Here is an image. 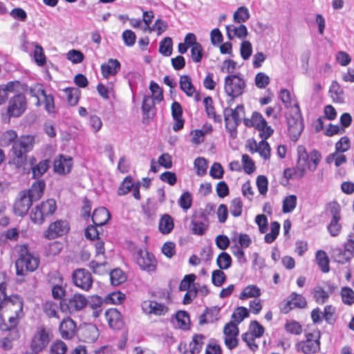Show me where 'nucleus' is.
Segmentation results:
<instances>
[{"label": "nucleus", "mask_w": 354, "mask_h": 354, "mask_svg": "<svg viewBox=\"0 0 354 354\" xmlns=\"http://www.w3.org/2000/svg\"><path fill=\"white\" fill-rule=\"evenodd\" d=\"M53 337L51 330L44 326L37 328V330L32 336L30 348L32 351L39 353L46 348Z\"/></svg>", "instance_id": "0eeeda50"}, {"label": "nucleus", "mask_w": 354, "mask_h": 354, "mask_svg": "<svg viewBox=\"0 0 354 354\" xmlns=\"http://www.w3.org/2000/svg\"><path fill=\"white\" fill-rule=\"evenodd\" d=\"M66 344L62 340H58L50 346V354H65L67 351Z\"/></svg>", "instance_id": "774afa93"}, {"label": "nucleus", "mask_w": 354, "mask_h": 354, "mask_svg": "<svg viewBox=\"0 0 354 354\" xmlns=\"http://www.w3.org/2000/svg\"><path fill=\"white\" fill-rule=\"evenodd\" d=\"M180 88L186 93L187 96H192L195 93L196 90L192 84L191 78L186 75H182L180 77Z\"/></svg>", "instance_id": "72a5a7b5"}, {"label": "nucleus", "mask_w": 354, "mask_h": 354, "mask_svg": "<svg viewBox=\"0 0 354 354\" xmlns=\"http://www.w3.org/2000/svg\"><path fill=\"white\" fill-rule=\"evenodd\" d=\"M194 168L196 173L199 176H203L206 174L207 169V162L204 158L198 157L194 160Z\"/></svg>", "instance_id": "3c124183"}, {"label": "nucleus", "mask_w": 354, "mask_h": 354, "mask_svg": "<svg viewBox=\"0 0 354 354\" xmlns=\"http://www.w3.org/2000/svg\"><path fill=\"white\" fill-rule=\"evenodd\" d=\"M321 333L319 330H314L306 334V340L299 342L297 344L298 351L305 354H313L320 349Z\"/></svg>", "instance_id": "1a4fd4ad"}, {"label": "nucleus", "mask_w": 354, "mask_h": 354, "mask_svg": "<svg viewBox=\"0 0 354 354\" xmlns=\"http://www.w3.org/2000/svg\"><path fill=\"white\" fill-rule=\"evenodd\" d=\"M213 104V100L210 96L205 97L203 99V105L207 117L213 119L214 122H221V118L216 115Z\"/></svg>", "instance_id": "473e14b6"}, {"label": "nucleus", "mask_w": 354, "mask_h": 354, "mask_svg": "<svg viewBox=\"0 0 354 354\" xmlns=\"http://www.w3.org/2000/svg\"><path fill=\"white\" fill-rule=\"evenodd\" d=\"M295 106L297 109V114L295 118L288 119V124L290 131L294 130L300 133L302 131L303 125L300 119V110L298 103H295Z\"/></svg>", "instance_id": "c9c22d12"}, {"label": "nucleus", "mask_w": 354, "mask_h": 354, "mask_svg": "<svg viewBox=\"0 0 354 354\" xmlns=\"http://www.w3.org/2000/svg\"><path fill=\"white\" fill-rule=\"evenodd\" d=\"M74 284L83 290L88 291L93 285V277L89 271L84 268L75 270L72 275Z\"/></svg>", "instance_id": "ddd939ff"}, {"label": "nucleus", "mask_w": 354, "mask_h": 354, "mask_svg": "<svg viewBox=\"0 0 354 354\" xmlns=\"http://www.w3.org/2000/svg\"><path fill=\"white\" fill-rule=\"evenodd\" d=\"M192 231L196 235H203L208 227L207 216L202 211L196 212L192 217Z\"/></svg>", "instance_id": "dca6fc26"}, {"label": "nucleus", "mask_w": 354, "mask_h": 354, "mask_svg": "<svg viewBox=\"0 0 354 354\" xmlns=\"http://www.w3.org/2000/svg\"><path fill=\"white\" fill-rule=\"evenodd\" d=\"M203 55V48L201 44H195L191 48V57L194 62H200Z\"/></svg>", "instance_id": "680f3d73"}, {"label": "nucleus", "mask_w": 354, "mask_h": 354, "mask_svg": "<svg viewBox=\"0 0 354 354\" xmlns=\"http://www.w3.org/2000/svg\"><path fill=\"white\" fill-rule=\"evenodd\" d=\"M172 39L171 37H165L160 42L159 45V52L164 56L168 57L172 53Z\"/></svg>", "instance_id": "49530a36"}, {"label": "nucleus", "mask_w": 354, "mask_h": 354, "mask_svg": "<svg viewBox=\"0 0 354 354\" xmlns=\"http://www.w3.org/2000/svg\"><path fill=\"white\" fill-rule=\"evenodd\" d=\"M26 109V100L24 95L19 93L9 102L8 113L11 117H19Z\"/></svg>", "instance_id": "2eb2a0df"}, {"label": "nucleus", "mask_w": 354, "mask_h": 354, "mask_svg": "<svg viewBox=\"0 0 354 354\" xmlns=\"http://www.w3.org/2000/svg\"><path fill=\"white\" fill-rule=\"evenodd\" d=\"M46 183L44 180L35 181L31 187L28 190H24L32 202L39 200L44 194Z\"/></svg>", "instance_id": "412c9836"}, {"label": "nucleus", "mask_w": 354, "mask_h": 354, "mask_svg": "<svg viewBox=\"0 0 354 354\" xmlns=\"http://www.w3.org/2000/svg\"><path fill=\"white\" fill-rule=\"evenodd\" d=\"M76 324L71 318L63 319L59 324V332L62 338L71 339L75 333Z\"/></svg>", "instance_id": "b1692460"}, {"label": "nucleus", "mask_w": 354, "mask_h": 354, "mask_svg": "<svg viewBox=\"0 0 354 354\" xmlns=\"http://www.w3.org/2000/svg\"><path fill=\"white\" fill-rule=\"evenodd\" d=\"M110 218V212L104 207L95 209L92 216L93 222L96 226H102L105 225Z\"/></svg>", "instance_id": "a878e982"}, {"label": "nucleus", "mask_w": 354, "mask_h": 354, "mask_svg": "<svg viewBox=\"0 0 354 354\" xmlns=\"http://www.w3.org/2000/svg\"><path fill=\"white\" fill-rule=\"evenodd\" d=\"M329 93L333 102L342 103L344 102V91L337 81H333L330 88Z\"/></svg>", "instance_id": "c756f323"}, {"label": "nucleus", "mask_w": 354, "mask_h": 354, "mask_svg": "<svg viewBox=\"0 0 354 354\" xmlns=\"http://www.w3.org/2000/svg\"><path fill=\"white\" fill-rule=\"evenodd\" d=\"M311 293L314 300L318 304H325L330 297L329 293L319 285L315 286L313 288Z\"/></svg>", "instance_id": "2f4dec72"}, {"label": "nucleus", "mask_w": 354, "mask_h": 354, "mask_svg": "<svg viewBox=\"0 0 354 354\" xmlns=\"http://www.w3.org/2000/svg\"><path fill=\"white\" fill-rule=\"evenodd\" d=\"M35 138L32 136L21 137L14 142L12 148L13 157L12 162L16 167H24L26 160L28 158L26 153L31 151L34 147Z\"/></svg>", "instance_id": "f257e3e1"}, {"label": "nucleus", "mask_w": 354, "mask_h": 354, "mask_svg": "<svg viewBox=\"0 0 354 354\" xmlns=\"http://www.w3.org/2000/svg\"><path fill=\"white\" fill-rule=\"evenodd\" d=\"M174 221L170 215L164 214L160 219L158 229L162 234H169L174 229Z\"/></svg>", "instance_id": "7c9ffc66"}, {"label": "nucleus", "mask_w": 354, "mask_h": 354, "mask_svg": "<svg viewBox=\"0 0 354 354\" xmlns=\"http://www.w3.org/2000/svg\"><path fill=\"white\" fill-rule=\"evenodd\" d=\"M220 310L221 308L218 306L206 308L205 312L199 317V324L203 325L218 321L221 317Z\"/></svg>", "instance_id": "5701e85b"}, {"label": "nucleus", "mask_w": 354, "mask_h": 354, "mask_svg": "<svg viewBox=\"0 0 354 354\" xmlns=\"http://www.w3.org/2000/svg\"><path fill=\"white\" fill-rule=\"evenodd\" d=\"M176 319L179 328L184 330L188 328V325L189 323V315L187 312L178 311L176 315Z\"/></svg>", "instance_id": "4d7b16f0"}, {"label": "nucleus", "mask_w": 354, "mask_h": 354, "mask_svg": "<svg viewBox=\"0 0 354 354\" xmlns=\"http://www.w3.org/2000/svg\"><path fill=\"white\" fill-rule=\"evenodd\" d=\"M133 186V182L131 177L127 176L120 185L118 190V194L122 196L128 194L131 191Z\"/></svg>", "instance_id": "5fc2aeb1"}, {"label": "nucleus", "mask_w": 354, "mask_h": 354, "mask_svg": "<svg viewBox=\"0 0 354 354\" xmlns=\"http://www.w3.org/2000/svg\"><path fill=\"white\" fill-rule=\"evenodd\" d=\"M266 140L263 139L258 145L256 142H254V146L255 147L254 151L259 152L263 158L268 160L270 156V147Z\"/></svg>", "instance_id": "ea45409f"}, {"label": "nucleus", "mask_w": 354, "mask_h": 354, "mask_svg": "<svg viewBox=\"0 0 354 354\" xmlns=\"http://www.w3.org/2000/svg\"><path fill=\"white\" fill-rule=\"evenodd\" d=\"M244 114V106L242 104L238 105L235 109L226 108L224 109V119L225 128L233 138L236 137L237 127L241 121L242 115Z\"/></svg>", "instance_id": "39448f33"}, {"label": "nucleus", "mask_w": 354, "mask_h": 354, "mask_svg": "<svg viewBox=\"0 0 354 354\" xmlns=\"http://www.w3.org/2000/svg\"><path fill=\"white\" fill-rule=\"evenodd\" d=\"M72 166L73 160L71 157L59 155L54 160L53 170L58 174L65 175L71 171Z\"/></svg>", "instance_id": "aec40b11"}, {"label": "nucleus", "mask_w": 354, "mask_h": 354, "mask_svg": "<svg viewBox=\"0 0 354 354\" xmlns=\"http://www.w3.org/2000/svg\"><path fill=\"white\" fill-rule=\"evenodd\" d=\"M341 296L344 304L349 306L354 304V291L351 288L348 287L342 288Z\"/></svg>", "instance_id": "6e6d98bb"}, {"label": "nucleus", "mask_w": 354, "mask_h": 354, "mask_svg": "<svg viewBox=\"0 0 354 354\" xmlns=\"http://www.w3.org/2000/svg\"><path fill=\"white\" fill-rule=\"evenodd\" d=\"M233 17L235 22L239 24L245 22L250 18L249 10L244 6L240 7L234 12Z\"/></svg>", "instance_id": "8fccbe9b"}, {"label": "nucleus", "mask_w": 354, "mask_h": 354, "mask_svg": "<svg viewBox=\"0 0 354 354\" xmlns=\"http://www.w3.org/2000/svg\"><path fill=\"white\" fill-rule=\"evenodd\" d=\"M57 304L53 301H47L44 305V311L48 317L59 318Z\"/></svg>", "instance_id": "052dcab7"}, {"label": "nucleus", "mask_w": 354, "mask_h": 354, "mask_svg": "<svg viewBox=\"0 0 354 354\" xmlns=\"http://www.w3.org/2000/svg\"><path fill=\"white\" fill-rule=\"evenodd\" d=\"M106 318L110 327L114 330H119L123 325L121 313L115 308H110L106 312Z\"/></svg>", "instance_id": "393cba45"}, {"label": "nucleus", "mask_w": 354, "mask_h": 354, "mask_svg": "<svg viewBox=\"0 0 354 354\" xmlns=\"http://www.w3.org/2000/svg\"><path fill=\"white\" fill-rule=\"evenodd\" d=\"M152 296L160 300H165V304L171 303V295L169 290L166 288H157L152 292Z\"/></svg>", "instance_id": "864d4df0"}, {"label": "nucleus", "mask_w": 354, "mask_h": 354, "mask_svg": "<svg viewBox=\"0 0 354 354\" xmlns=\"http://www.w3.org/2000/svg\"><path fill=\"white\" fill-rule=\"evenodd\" d=\"M50 162L49 160H43L37 162V159L35 156H28V158L26 160V163L24 167H16L19 171L24 174H29L32 172V178L37 179L41 177L50 168Z\"/></svg>", "instance_id": "20e7f679"}, {"label": "nucleus", "mask_w": 354, "mask_h": 354, "mask_svg": "<svg viewBox=\"0 0 354 354\" xmlns=\"http://www.w3.org/2000/svg\"><path fill=\"white\" fill-rule=\"evenodd\" d=\"M68 230V222L64 220H58L50 224L45 232V236L48 239H54L64 235Z\"/></svg>", "instance_id": "f3484780"}, {"label": "nucleus", "mask_w": 354, "mask_h": 354, "mask_svg": "<svg viewBox=\"0 0 354 354\" xmlns=\"http://www.w3.org/2000/svg\"><path fill=\"white\" fill-rule=\"evenodd\" d=\"M17 138V134L14 130H8L0 135V145L1 147H8L14 144Z\"/></svg>", "instance_id": "e433bc0d"}, {"label": "nucleus", "mask_w": 354, "mask_h": 354, "mask_svg": "<svg viewBox=\"0 0 354 354\" xmlns=\"http://www.w3.org/2000/svg\"><path fill=\"white\" fill-rule=\"evenodd\" d=\"M297 198L295 195H289L283 201L282 211L283 213L292 212L296 207Z\"/></svg>", "instance_id": "37998d69"}, {"label": "nucleus", "mask_w": 354, "mask_h": 354, "mask_svg": "<svg viewBox=\"0 0 354 354\" xmlns=\"http://www.w3.org/2000/svg\"><path fill=\"white\" fill-rule=\"evenodd\" d=\"M321 154L317 150H313L309 154L308 168L310 171H315L321 160Z\"/></svg>", "instance_id": "603ef678"}, {"label": "nucleus", "mask_w": 354, "mask_h": 354, "mask_svg": "<svg viewBox=\"0 0 354 354\" xmlns=\"http://www.w3.org/2000/svg\"><path fill=\"white\" fill-rule=\"evenodd\" d=\"M107 263L104 259L102 260H93L90 262L89 267L93 272L97 274H104L107 272L106 270Z\"/></svg>", "instance_id": "c03bdc74"}, {"label": "nucleus", "mask_w": 354, "mask_h": 354, "mask_svg": "<svg viewBox=\"0 0 354 354\" xmlns=\"http://www.w3.org/2000/svg\"><path fill=\"white\" fill-rule=\"evenodd\" d=\"M249 316V312L245 307H238L233 313L232 318L238 324L241 323L245 317Z\"/></svg>", "instance_id": "338daca9"}, {"label": "nucleus", "mask_w": 354, "mask_h": 354, "mask_svg": "<svg viewBox=\"0 0 354 354\" xmlns=\"http://www.w3.org/2000/svg\"><path fill=\"white\" fill-rule=\"evenodd\" d=\"M226 31L229 39H232L234 36L240 39H243L248 35V29L243 24H241L238 27L233 25L227 26Z\"/></svg>", "instance_id": "c85d7f7f"}, {"label": "nucleus", "mask_w": 354, "mask_h": 354, "mask_svg": "<svg viewBox=\"0 0 354 354\" xmlns=\"http://www.w3.org/2000/svg\"><path fill=\"white\" fill-rule=\"evenodd\" d=\"M142 310L147 315L164 316L169 312V308L165 303L158 302L156 300H146L141 304Z\"/></svg>", "instance_id": "4468645a"}, {"label": "nucleus", "mask_w": 354, "mask_h": 354, "mask_svg": "<svg viewBox=\"0 0 354 354\" xmlns=\"http://www.w3.org/2000/svg\"><path fill=\"white\" fill-rule=\"evenodd\" d=\"M261 295V290L256 285L246 286L240 294L239 299L241 300L248 298L258 297Z\"/></svg>", "instance_id": "4c0bfd02"}, {"label": "nucleus", "mask_w": 354, "mask_h": 354, "mask_svg": "<svg viewBox=\"0 0 354 354\" xmlns=\"http://www.w3.org/2000/svg\"><path fill=\"white\" fill-rule=\"evenodd\" d=\"M205 337L201 334H195L192 337V340L189 344L191 354L199 353L204 344Z\"/></svg>", "instance_id": "f704fd0d"}, {"label": "nucleus", "mask_w": 354, "mask_h": 354, "mask_svg": "<svg viewBox=\"0 0 354 354\" xmlns=\"http://www.w3.org/2000/svg\"><path fill=\"white\" fill-rule=\"evenodd\" d=\"M142 110L144 119L151 118L156 114L155 100L149 95H145Z\"/></svg>", "instance_id": "cd10ccee"}, {"label": "nucleus", "mask_w": 354, "mask_h": 354, "mask_svg": "<svg viewBox=\"0 0 354 354\" xmlns=\"http://www.w3.org/2000/svg\"><path fill=\"white\" fill-rule=\"evenodd\" d=\"M306 306L305 297L302 295L292 292L281 302L280 309L283 313L287 314L294 308H304Z\"/></svg>", "instance_id": "f8f14e48"}, {"label": "nucleus", "mask_w": 354, "mask_h": 354, "mask_svg": "<svg viewBox=\"0 0 354 354\" xmlns=\"http://www.w3.org/2000/svg\"><path fill=\"white\" fill-rule=\"evenodd\" d=\"M15 301L13 300V303L15 304V306L12 308H10L8 306H5L4 308H6L8 310H10V311H14L15 313V316H10L8 318L9 322V326H8L6 324H4L3 325H0V328L2 330H10L12 329H14L16 328L17 324H18V318L20 316V314H22V310H23V303L22 301L17 297L15 298Z\"/></svg>", "instance_id": "a211bd4d"}, {"label": "nucleus", "mask_w": 354, "mask_h": 354, "mask_svg": "<svg viewBox=\"0 0 354 354\" xmlns=\"http://www.w3.org/2000/svg\"><path fill=\"white\" fill-rule=\"evenodd\" d=\"M39 263V257L24 248L21 250L19 257L15 262L17 274L24 276L27 272H33L38 268Z\"/></svg>", "instance_id": "f03ea898"}, {"label": "nucleus", "mask_w": 354, "mask_h": 354, "mask_svg": "<svg viewBox=\"0 0 354 354\" xmlns=\"http://www.w3.org/2000/svg\"><path fill=\"white\" fill-rule=\"evenodd\" d=\"M88 303L84 295L75 294L71 297L62 299L59 302V308L64 313L73 315L84 308Z\"/></svg>", "instance_id": "423d86ee"}, {"label": "nucleus", "mask_w": 354, "mask_h": 354, "mask_svg": "<svg viewBox=\"0 0 354 354\" xmlns=\"http://www.w3.org/2000/svg\"><path fill=\"white\" fill-rule=\"evenodd\" d=\"M41 95L43 97V103L44 104L45 110L48 113L55 112L54 97L52 94H48L44 89H41Z\"/></svg>", "instance_id": "a19ab883"}, {"label": "nucleus", "mask_w": 354, "mask_h": 354, "mask_svg": "<svg viewBox=\"0 0 354 354\" xmlns=\"http://www.w3.org/2000/svg\"><path fill=\"white\" fill-rule=\"evenodd\" d=\"M243 208V203L241 198H234L230 204V211L232 215L235 217L241 215Z\"/></svg>", "instance_id": "13d9d810"}, {"label": "nucleus", "mask_w": 354, "mask_h": 354, "mask_svg": "<svg viewBox=\"0 0 354 354\" xmlns=\"http://www.w3.org/2000/svg\"><path fill=\"white\" fill-rule=\"evenodd\" d=\"M245 88L243 78L237 75H230L225 78V91L232 100L241 95Z\"/></svg>", "instance_id": "6e6552de"}, {"label": "nucleus", "mask_w": 354, "mask_h": 354, "mask_svg": "<svg viewBox=\"0 0 354 354\" xmlns=\"http://www.w3.org/2000/svg\"><path fill=\"white\" fill-rule=\"evenodd\" d=\"M316 259L321 270L326 273L329 272V259L327 254L324 250H318L316 253Z\"/></svg>", "instance_id": "58836bf2"}, {"label": "nucleus", "mask_w": 354, "mask_h": 354, "mask_svg": "<svg viewBox=\"0 0 354 354\" xmlns=\"http://www.w3.org/2000/svg\"><path fill=\"white\" fill-rule=\"evenodd\" d=\"M120 68V62L118 59L111 58L101 65V73L104 78L108 79L110 76L115 75Z\"/></svg>", "instance_id": "4be33fe9"}, {"label": "nucleus", "mask_w": 354, "mask_h": 354, "mask_svg": "<svg viewBox=\"0 0 354 354\" xmlns=\"http://www.w3.org/2000/svg\"><path fill=\"white\" fill-rule=\"evenodd\" d=\"M252 53V46L250 41L245 40L241 44L240 54L244 60L248 59Z\"/></svg>", "instance_id": "69168bd1"}, {"label": "nucleus", "mask_w": 354, "mask_h": 354, "mask_svg": "<svg viewBox=\"0 0 354 354\" xmlns=\"http://www.w3.org/2000/svg\"><path fill=\"white\" fill-rule=\"evenodd\" d=\"M332 256L336 262L341 264H344L351 259V258L344 251V249L342 248H336L333 249Z\"/></svg>", "instance_id": "79ce46f5"}, {"label": "nucleus", "mask_w": 354, "mask_h": 354, "mask_svg": "<svg viewBox=\"0 0 354 354\" xmlns=\"http://www.w3.org/2000/svg\"><path fill=\"white\" fill-rule=\"evenodd\" d=\"M57 209L55 200L53 198L42 201L37 205L30 212L31 221L36 224H42L45 220L52 216Z\"/></svg>", "instance_id": "7ed1b4c3"}, {"label": "nucleus", "mask_w": 354, "mask_h": 354, "mask_svg": "<svg viewBox=\"0 0 354 354\" xmlns=\"http://www.w3.org/2000/svg\"><path fill=\"white\" fill-rule=\"evenodd\" d=\"M67 101L71 106H75L78 103L80 97V91L77 88H66L64 90Z\"/></svg>", "instance_id": "09e8293b"}, {"label": "nucleus", "mask_w": 354, "mask_h": 354, "mask_svg": "<svg viewBox=\"0 0 354 354\" xmlns=\"http://www.w3.org/2000/svg\"><path fill=\"white\" fill-rule=\"evenodd\" d=\"M110 281L113 286H118L126 280V277L120 269H114L110 272Z\"/></svg>", "instance_id": "de8ad7c7"}, {"label": "nucleus", "mask_w": 354, "mask_h": 354, "mask_svg": "<svg viewBox=\"0 0 354 354\" xmlns=\"http://www.w3.org/2000/svg\"><path fill=\"white\" fill-rule=\"evenodd\" d=\"M216 264L220 268L219 270L228 269L232 264V258L230 255L225 252H222L216 259Z\"/></svg>", "instance_id": "a18cd8bd"}, {"label": "nucleus", "mask_w": 354, "mask_h": 354, "mask_svg": "<svg viewBox=\"0 0 354 354\" xmlns=\"http://www.w3.org/2000/svg\"><path fill=\"white\" fill-rule=\"evenodd\" d=\"M33 202L29 196L23 191L19 192V196L15 202L13 211L15 214L19 216H25Z\"/></svg>", "instance_id": "6ab92c4d"}, {"label": "nucleus", "mask_w": 354, "mask_h": 354, "mask_svg": "<svg viewBox=\"0 0 354 354\" xmlns=\"http://www.w3.org/2000/svg\"><path fill=\"white\" fill-rule=\"evenodd\" d=\"M136 263L142 270L153 272L156 269V259L154 255L146 250L139 249L136 254Z\"/></svg>", "instance_id": "9b49d317"}, {"label": "nucleus", "mask_w": 354, "mask_h": 354, "mask_svg": "<svg viewBox=\"0 0 354 354\" xmlns=\"http://www.w3.org/2000/svg\"><path fill=\"white\" fill-rule=\"evenodd\" d=\"M226 279L225 273L221 270H216L212 272V282L218 287L221 286Z\"/></svg>", "instance_id": "0e129e2a"}, {"label": "nucleus", "mask_w": 354, "mask_h": 354, "mask_svg": "<svg viewBox=\"0 0 354 354\" xmlns=\"http://www.w3.org/2000/svg\"><path fill=\"white\" fill-rule=\"evenodd\" d=\"M327 210L331 216V219H341V207L336 201H333L327 205Z\"/></svg>", "instance_id": "bf43d9fd"}, {"label": "nucleus", "mask_w": 354, "mask_h": 354, "mask_svg": "<svg viewBox=\"0 0 354 354\" xmlns=\"http://www.w3.org/2000/svg\"><path fill=\"white\" fill-rule=\"evenodd\" d=\"M298 162L297 169L299 171V178H302L306 173V165H308L309 154L304 147L299 146L297 148Z\"/></svg>", "instance_id": "bb28decb"}, {"label": "nucleus", "mask_w": 354, "mask_h": 354, "mask_svg": "<svg viewBox=\"0 0 354 354\" xmlns=\"http://www.w3.org/2000/svg\"><path fill=\"white\" fill-rule=\"evenodd\" d=\"M243 122L245 126L257 129L262 139H268L273 133L271 127L268 125L262 115L258 112H254L250 119H245Z\"/></svg>", "instance_id": "9d476101"}, {"label": "nucleus", "mask_w": 354, "mask_h": 354, "mask_svg": "<svg viewBox=\"0 0 354 354\" xmlns=\"http://www.w3.org/2000/svg\"><path fill=\"white\" fill-rule=\"evenodd\" d=\"M149 89L152 93L151 96L153 100L160 102L163 99L162 90L155 82L151 81L149 85Z\"/></svg>", "instance_id": "e2e57ef3"}]
</instances>
